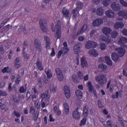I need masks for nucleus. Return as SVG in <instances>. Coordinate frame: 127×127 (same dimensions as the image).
<instances>
[{
    "label": "nucleus",
    "instance_id": "9",
    "mask_svg": "<svg viewBox=\"0 0 127 127\" xmlns=\"http://www.w3.org/2000/svg\"><path fill=\"white\" fill-rule=\"evenodd\" d=\"M111 7L114 11H119L121 9V4L114 2L111 4Z\"/></svg>",
    "mask_w": 127,
    "mask_h": 127
},
{
    "label": "nucleus",
    "instance_id": "37",
    "mask_svg": "<svg viewBox=\"0 0 127 127\" xmlns=\"http://www.w3.org/2000/svg\"><path fill=\"white\" fill-rule=\"evenodd\" d=\"M83 115L85 118H87V117H88V109H87L86 106H85L83 108Z\"/></svg>",
    "mask_w": 127,
    "mask_h": 127
},
{
    "label": "nucleus",
    "instance_id": "56",
    "mask_svg": "<svg viewBox=\"0 0 127 127\" xmlns=\"http://www.w3.org/2000/svg\"><path fill=\"white\" fill-rule=\"evenodd\" d=\"M30 97H31V94H30V92H27L26 94V98H27V101H28V100L30 99Z\"/></svg>",
    "mask_w": 127,
    "mask_h": 127
},
{
    "label": "nucleus",
    "instance_id": "36",
    "mask_svg": "<svg viewBox=\"0 0 127 127\" xmlns=\"http://www.w3.org/2000/svg\"><path fill=\"white\" fill-rule=\"evenodd\" d=\"M50 91H51V92H53V93H55V92L57 91V87L54 85H51L50 86Z\"/></svg>",
    "mask_w": 127,
    "mask_h": 127
},
{
    "label": "nucleus",
    "instance_id": "10",
    "mask_svg": "<svg viewBox=\"0 0 127 127\" xmlns=\"http://www.w3.org/2000/svg\"><path fill=\"white\" fill-rule=\"evenodd\" d=\"M87 87L89 89V92H92L95 97H97V92H96V89H95V87H94L92 85V82L91 81H89L87 83Z\"/></svg>",
    "mask_w": 127,
    "mask_h": 127
},
{
    "label": "nucleus",
    "instance_id": "47",
    "mask_svg": "<svg viewBox=\"0 0 127 127\" xmlns=\"http://www.w3.org/2000/svg\"><path fill=\"white\" fill-rule=\"evenodd\" d=\"M50 83V78H46L44 80V84H45V85H48Z\"/></svg>",
    "mask_w": 127,
    "mask_h": 127
},
{
    "label": "nucleus",
    "instance_id": "17",
    "mask_svg": "<svg viewBox=\"0 0 127 127\" xmlns=\"http://www.w3.org/2000/svg\"><path fill=\"white\" fill-rule=\"evenodd\" d=\"M44 40L46 41V48L47 49L49 50L51 49V47H50V44H51V43H50V39L49 37L47 36H45L44 37Z\"/></svg>",
    "mask_w": 127,
    "mask_h": 127
},
{
    "label": "nucleus",
    "instance_id": "31",
    "mask_svg": "<svg viewBox=\"0 0 127 127\" xmlns=\"http://www.w3.org/2000/svg\"><path fill=\"white\" fill-rule=\"evenodd\" d=\"M45 72L49 79H51L52 77V72L50 69H48L47 71H46V68L45 69Z\"/></svg>",
    "mask_w": 127,
    "mask_h": 127
},
{
    "label": "nucleus",
    "instance_id": "48",
    "mask_svg": "<svg viewBox=\"0 0 127 127\" xmlns=\"http://www.w3.org/2000/svg\"><path fill=\"white\" fill-rule=\"evenodd\" d=\"M20 82V77L18 76H17L15 80L16 85H18V84H19Z\"/></svg>",
    "mask_w": 127,
    "mask_h": 127
},
{
    "label": "nucleus",
    "instance_id": "5",
    "mask_svg": "<svg viewBox=\"0 0 127 127\" xmlns=\"http://www.w3.org/2000/svg\"><path fill=\"white\" fill-rule=\"evenodd\" d=\"M98 46V44L96 42L88 41L85 43V47L87 49H90V48H95Z\"/></svg>",
    "mask_w": 127,
    "mask_h": 127
},
{
    "label": "nucleus",
    "instance_id": "15",
    "mask_svg": "<svg viewBox=\"0 0 127 127\" xmlns=\"http://www.w3.org/2000/svg\"><path fill=\"white\" fill-rule=\"evenodd\" d=\"M34 44L37 51L40 52V51H41V44H40L39 42H38V39H36L34 40Z\"/></svg>",
    "mask_w": 127,
    "mask_h": 127
},
{
    "label": "nucleus",
    "instance_id": "8",
    "mask_svg": "<svg viewBox=\"0 0 127 127\" xmlns=\"http://www.w3.org/2000/svg\"><path fill=\"white\" fill-rule=\"evenodd\" d=\"M62 13L63 14L64 17L66 19L69 18V15H70V11H69L67 8L64 7L62 11Z\"/></svg>",
    "mask_w": 127,
    "mask_h": 127
},
{
    "label": "nucleus",
    "instance_id": "24",
    "mask_svg": "<svg viewBox=\"0 0 127 127\" xmlns=\"http://www.w3.org/2000/svg\"><path fill=\"white\" fill-rule=\"evenodd\" d=\"M111 29L108 27H104L102 29V32L104 34L106 35H108V34H110L111 33Z\"/></svg>",
    "mask_w": 127,
    "mask_h": 127
},
{
    "label": "nucleus",
    "instance_id": "21",
    "mask_svg": "<svg viewBox=\"0 0 127 127\" xmlns=\"http://www.w3.org/2000/svg\"><path fill=\"white\" fill-rule=\"evenodd\" d=\"M87 28H88L87 24L83 25L81 29L77 32V35H80V34H82V33H84V32L86 31Z\"/></svg>",
    "mask_w": 127,
    "mask_h": 127
},
{
    "label": "nucleus",
    "instance_id": "23",
    "mask_svg": "<svg viewBox=\"0 0 127 127\" xmlns=\"http://www.w3.org/2000/svg\"><path fill=\"white\" fill-rule=\"evenodd\" d=\"M124 27V23L120 22H117L114 25V28L115 29H119V28H123Z\"/></svg>",
    "mask_w": 127,
    "mask_h": 127
},
{
    "label": "nucleus",
    "instance_id": "7",
    "mask_svg": "<svg viewBox=\"0 0 127 127\" xmlns=\"http://www.w3.org/2000/svg\"><path fill=\"white\" fill-rule=\"evenodd\" d=\"M64 93L66 99H69L70 98V96L71 95V93L70 91V88H69V87H68L67 86H65L64 87Z\"/></svg>",
    "mask_w": 127,
    "mask_h": 127
},
{
    "label": "nucleus",
    "instance_id": "57",
    "mask_svg": "<svg viewBox=\"0 0 127 127\" xmlns=\"http://www.w3.org/2000/svg\"><path fill=\"white\" fill-rule=\"evenodd\" d=\"M26 90L24 89V87H21L19 89V92L20 93H25Z\"/></svg>",
    "mask_w": 127,
    "mask_h": 127
},
{
    "label": "nucleus",
    "instance_id": "44",
    "mask_svg": "<svg viewBox=\"0 0 127 127\" xmlns=\"http://www.w3.org/2000/svg\"><path fill=\"white\" fill-rule=\"evenodd\" d=\"M8 20H9V18L5 19L3 22L1 23L0 25V29L2 27V26H3V25L5 24V23H6V22H7V21H8Z\"/></svg>",
    "mask_w": 127,
    "mask_h": 127
},
{
    "label": "nucleus",
    "instance_id": "43",
    "mask_svg": "<svg viewBox=\"0 0 127 127\" xmlns=\"http://www.w3.org/2000/svg\"><path fill=\"white\" fill-rule=\"evenodd\" d=\"M106 48H107V45H106V44H104V43L100 44V49H101V50H105Z\"/></svg>",
    "mask_w": 127,
    "mask_h": 127
},
{
    "label": "nucleus",
    "instance_id": "12",
    "mask_svg": "<svg viewBox=\"0 0 127 127\" xmlns=\"http://www.w3.org/2000/svg\"><path fill=\"white\" fill-rule=\"evenodd\" d=\"M105 14L107 17H108L109 18H114V17L116 16V13H115V12L111 9L105 11Z\"/></svg>",
    "mask_w": 127,
    "mask_h": 127
},
{
    "label": "nucleus",
    "instance_id": "51",
    "mask_svg": "<svg viewBox=\"0 0 127 127\" xmlns=\"http://www.w3.org/2000/svg\"><path fill=\"white\" fill-rule=\"evenodd\" d=\"M72 80L74 83H77L78 82L77 80V75H76V74H73L72 75Z\"/></svg>",
    "mask_w": 127,
    "mask_h": 127
},
{
    "label": "nucleus",
    "instance_id": "32",
    "mask_svg": "<svg viewBox=\"0 0 127 127\" xmlns=\"http://www.w3.org/2000/svg\"><path fill=\"white\" fill-rule=\"evenodd\" d=\"M105 60L106 64H113V62L111 60V58L109 56L105 57Z\"/></svg>",
    "mask_w": 127,
    "mask_h": 127
},
{
    "label": "nucleus",
    "instance_id": "35",
    "mask_svg": "<svg viewBox=\"0 0 127 127\" xmlns=\"http://www.w3.org/2000/svg\"><path fill=\"white\" fill-rule=\"evenodd\" d=\"M21 99H24V96H19L18 97H15L14 98V103H19V102L21 100Z\"/></svg>",
    "mask_w": 127,
    "mask_h": 127
},
{
    "label": "nucleus",
    "instance_id": "16",
    "mask_svg": "<svg viewBox=\"0 0 127 127\" xmlns=\"http://www.w3.org/2000/svg\"><path fill=\"white\" fill-rule=\"evenodd\" d=\"M118 15L122 16L124 19H127V10H120L118 12Z\"/></svg>",
    "mask_w": 127,
    "mask_h": 127
},
{
    "label": "nucleus",
    "instance_id": "62",
    "mask_svg": "<svg viewBox=\"0 0 127 127\" xmlns=\"http://www.w3.org/2000/svg\"><path fill=\"white\" fill-rule=\"evenodd\" d=\"M127 68H124L123 70V74L124 76H125V77H127Z\"/></svg>",
    "mask_w": 127,
    "mask_h": 127
},
{
    "label": "nucleus",
    "instance_id": "64",
    "mask_svg": "<svg viewBox=\"0 0 127 127\" xmlns=\"http://www.w3.org/2000/svg\"><path fill=\"white\" fill-rule=\"evenodd\" d=\"M122 33L123 35L127 36V29H124L122 31Z\"/></svg>",
    "mask_w": 127,
    "mask_h": 127
},
{
    "label": "nucleus",
    "instance_id": "22",
    "mask_svg": "<svg viewBox=\"0 0 127 127\" xmlns=\"http://www.w3.org/2000/svg\"><path fill=\"white\" fill-rule=\"evenodd\" d=\"M88 54L90 56H94V57H97L98 56V52L94 49L90 50L88 52Z\"/></svg>",
    "mask_w": 127,
    "mask_h": 127
},
{
    "label": "nucleus",
    "instance_id": "55",
    "mask_svg": "<svg viewBox=\"0 0 127 127\" xmlns=\"http://www.w3.org/2000/svg\"><path fill=\"white\" fill-rule=\"evenodd\" d=\"M51 56H52V57L55 56V49H54V48H52V53H51Z\"/></svg>",
    "mask_w": 127,
    "mask_h": 127
},
{
    "label": "nucleus",
    "instance_id": "18",
    "mask_svg": "<svg viewBox=\"0 0 127 127\" xmlns=\"http://www.w3.org/2000/svg\"><path fill=\"white\" fill-rule=\"evenodd\" d=\"M25 49H26V48L24 47L23 48V57L25 60H28L30 59V55L27 52H25Z\"/></svg>",
    "mask_w": 127,
    "mask_h": 127
},
{
    "label": "nucleus",
    "instance_id": "6",
    "mask_svg": "<svg viewBox=\"0 0 127 127\" xmlns=\"http://www.w3.org/2000/svg\"><path fill=\"white\" fill-rule=\"evenodd\" d=\"M40 26L43 32L47 31V26H46V20L41 19L39 21Z\"/></svg>",
    "mask_w": 127,
    "mask_h": 127
},
{
    "label": "nucleus",
    "instance_id": "45",
    "mask_svg": "<svg viewBox=\"0 0 127 127\" xmlns=\"http://www.w3.org/2000/svg\"><path fill=\"white\" fill-rule=\"evenodd\" d=\"M107 127H113V121L112 120H108L107 122Z\"/></svg>",
    "mask_w": 127,
    "mask_h": 127
},
{
    "label": "nucleus",
    "instance_id": "1",
    "mask_svg": "<svg viewBox=\"0 0 127 127\" xmlns=\"http://www.w3.org/2000/svg\"><path fill=\"white\" fill-rule=\"evenodd\" d=\"M42 101H41L42 108H46L49 104V100H50V95L49 91L47 90L45 93H43L41 95Z\"/></svg>",
    "mask_w": 127,
    "mask_h": 127
},
{
    "label": "nucleus",
    "instance_id": "54",
    "mask_svg": "<svg viewBox=\"0 0 127 127\" xmlns=\"http://www.w3.org/2000/svg\"><path fill=\"white\" fill-rule=\"evenodd\" d=\"M81 64H87V61H86V59H85V58L83 57L81 58Z\"/></svg>",
    "mask_w": 127,
    "mask_h": 127
},
{
    "label": "nucleus",
    "instance_id": "38",
    "mask_svg": "<svg viewBox=\"0 0 127 127\" xmlns=\"http://www.w3.org/2000/svg\"><path fill=\"white\" fill-rule=\"evenodd\" d=\"M111 3V0H103V4L104 6H108Z\"/></svg>",
    "mask_w": 127,
    "mask_h": 127
},
{
    "label": "nucleus",
    "instance_id": "60",
    "mask_svg": "<svg viewBox=\"0 0 127 127\" xmlns=\"http://www.w3.org/2000/svg\"><path fill=\"white\" fill-rule=\"evenodd\" d=\"M78 39L79 41H84V40H85V37H84V36H79L78 38Z\"/></svg>",
    "mask_w": 127,
    "mask_h": 127
},
{
    "label": "nucleus",
    "instance_id": "13",
    "mask_svg": "<svg viewBox=\"0 0 127 127\" xmlns=\"http://www.w3.org/2000/svg\"><path fill=\"white\" fill-rule=\"evenodd\" d=\"M81 47H82V44L81 43H77L74 45L73 51L75 54H79Z\"/></svg>",
    "mask_w": 127,
    "mask_h": 127
},
{
    "label": "nucleus",
    "instance_id": "41",
    "mask_svg": "<svg viewBox=\"0 0 127 127\" xmlns=\"http://www.w3.org/2000/svg\"><path fill=\"white\" fill-rule=\"evenodd\" d=\"M120 2L122 5L127 7V2L124 0H120Z\"/></svg>",
    "mask_w": 127,
    "mask_h": 127
},
{
    "label": "nucleus",
    "instance_id": "19",
    "mask_svg": "<svg viewBox=\"0 0 127 127\" xmlns=\"http://www.w3.org/2000/svg\"><path fill=\"white\" fill-rule=\"evenodd\" d=\"M102 23L103 20L101 19H97L93 22L92 24L93 26H100Z\"/></svg>",
    "mask_w": 127,
    "mask_h": 127
},
{
    "label": "nucleus",
    "instance_id": "2",
    "mask_svg": "<svg viewBox=\"0 0 127 127\" xmlns=\"http://www.w3.org/2000/svg\"><path fill=\"white\" fill-rule=\"evenodd\" d=\"M95 79L98 84H99V85L96 86L97 89H100V88H101V86H104V85L106 84L107 82V77H106L104 74L97 75L95 77Z\"/></svg>",
    "mask_w": 127,
    "mask_h": 127
},
{
    "label": "nucleus",
    "instance_id": "42",
    "mask_svg": "<svg viewBox=\"0 0 127 127\" xmlns=\"http://www.w3.org/2000/svg\"><path fill=\"white\" fill-rule=\"evenodd\" d=\"M63 53L66 55V53H68V51H69V49L67 47H64L63 50H62Z\"/></svg>",
    "mask_w": 127,
    "mask_h": 127
},
{
    "label": "nucleus",
    "instance_id": "39",
    "mask_svg": "<svg viewBox=\"0 0 127 127\" xmlns=\"http://www.w3.org/2000/svg\"><path fill=\"white\" fill-rule=\"evenodd\" d=\"M124 40H125L124 39V37H120L119 38V40L118 41V44L119 45H123V44H124Z\"/></svg>",
    "mask_w": 127,
    "mask_h": 127
},
{
    "label": "nucleus",
    "instance_id": "59",
    "mask_svg": "<svg viewBox=\"0 0 127 127\" xmlns=\"http://www.w3.org/2000/svg\"><path fill=\"white\" fill-rule=\"evenodd\" d=\"M21 62V59L19 58H16L15 60V64H17V63H19V62Z\"/></svg>",
    "mask_w": 127,
    "mask_h": 127
},
{
    "label": "nucleus",
    "instance_id": "61",
    "mask_svg": "<svg viewBox=\"0 0 127 127\" xmlns=\"http://www.w3.org/2000/svg\"><path fill=\"white\" fill-rule=\"evenodd\" d=\"M10 27V25L9 24H8L6 26L4 27L5 30L7 31H8V30H9Z\"/></svg>",
    "mask_w": 127,
    "mask_h": 127
},
{
    "label": "nucleus",
    "instance_id": "50",
    "mask_svg": "<svg viewBox=\"0 0 127 127\" xmlns=\"http://www.w3.org/2000/svg\"><path fill=\"white\" fill-rule=\"evenodd\" d=\"M1 96H7V93L5 91L0 90V97Z\"/></svg>",
    "mask_w": 127,
    "mask_h": 127
},
{
    "label": "nucleus",
    "instance_id": "25",
    "mask_svg": "<svg viewBox=\"0 0 127 127\" xmlns=\"http://www.w3.org/2000/svg\"><path fill=\"white\" fill-rule=\"evenodd\" d=\"M119 55L116 53H113L111 55V58L113 61L117 62L119 60Z\"/></svg>",
    "mask_w": 127,
    "mask_h": 127
},
{
    "label": "nucleus",
    "instance_id": "49",
    "mask_svg": "<svg viewBox=\"0 0 127 127\" xmlns=\"http://www.w3.org/2000/svg\"><path fill=\"white\" fill-rule=\"evenodd\" d=\"M30 114L34 115V114H35V108H34V107H31L30 110Z\"/></svg>",
    "mask_w": 127,
    "mask_h": 127
},
{
    "label": "nucleus",
    "instance_id": "63",
    "mask_svg": "<svg viewBox=\"0 0 127 127\" xmlns=\"http://www.w3.org/2000/svg\"><path fill=\"white\" fill-rule=\"evenodd\" d=\"M92 2L95 4H99L100 3V0H92Z\"/></svg>",
    "mask_w": 127,
    "mask_h": 127
},
{
    "label": "nucleus",
    "instance_id": "14",
    "mask_svg": "<svg viewBox=\"0 0 127 127\" xmlns=\"http://www.w3.org/2000/svg\"><path fill=\"white\" fill-rule=\"evenodd\" d=\"M72 117L75 120H80L81 113L77 110L74 111L72 112Z\"/></svg>",
    "mask_w": 127,
    "mask_h": 127
},
{
    "label": "nucleus",
    "instance_id": "58",
    "mask_svg": "<svg viewBox=\"0 0 127 127\" xmlns=\"http://www.w3.org/2000/svg\"><path fill=\"white\" fill-rule=\"evenodd\" d=\"M12 53H13L12 51H10L9 52V53L8 56V59H11V58H12Z\"/></svg>",
    "mask_w": 127,
    "mask_h": 127
},
{
    "label": "nucleus",
    "instance_id": "30",
    "mask_svg": "<svg viewBox=\"0 0 127 127\" xmlns=\"http://www.w3.org/2000/svg\"><path fill=\"white\" fill-rule=\"evenodd\" d=\"M78 10H79L78 7H76L72 11V14L73 15L72 16V18L74 19L76 18V16H77L78 14Z\"/></svg>",
    "mask_w": 127,
    "mask_h": 127
},
{
    "label": "nucleus",
    "instance_id": "29",
    "mask_svg": "<svg viewBox=\"0 0 127 127\" xmlns=\"http://www.w3.org/2000/svg\"><path fill=\"white\" fill-rule=\"evenodd\" d=\"M98 68L101 71H104V70H106L108 68V66L106 64H100L98 65Z\"/></svg>",
    "mask_w": 127,
    "mask_h": 127
},
{
    "label": "nucleus",
    "instance_id": "40",
    "mask_svg": "<svg viewBox=\"0 0 127 127\" xmlns=\"http://www.w3.org/2000/svg\"><path fill=\"white\" fill-rule=\"evenodd\" d=\"M87 121V118H84L80 122V126L82 127V126H85L86 125V122Z\"/></svg>",
    "mask_w": 127,
    "mask_h": 127
},
{
    "label": "nucleus",
    "instance_id": "27",
    "mask_svg": "<svg viewBox=\"0 0 127 127\" xmlns=\"http://www.w3.org/2000/svg\"><path fill=\"white\" fill-rule=\"evenodd\" d=\"M22 32L25 34L26 33V28L24 26L20 25L19 28L18 29V32L21 33Z\"/></svg>",
    "mask_w": 127,
    "mask_h": 127
},
{
    "label": "nucleus",
    "instance_id": "4",
    "mask_svg": "<svg viewBox=\"0 0 127 127\" xmlns=\"http://www.w3.org/2000/svg\"><path fill=\"white\" fill-rule=\"evenodd\" d=\"M56 73L57 75V77L58 78V80L62 82L64 79V75H63V73L62 72V70L59 68H56Z\"/></svg>",
    "mask_w": 127,
    "mask_h": 127
},
{
    "label": "nucleus",
    "instance_id": "52",
    "mask_svg": "<svg viewBox=\"0 0 127 127\" xmlns=\"http://www.w3.org/2000/svg\"><path fill=\"white\" fill-rule=\"evenodd\" d=\"M98 105L99 108L100 109L104 107V105H103V104H102V101L101 100H98Z\"/></svg>",
    "mask_w": 127,
    "mask_h": 127
},
{
    "label": "nucleus",
    "instance_id": "33",
    "mask_svg": "<svg viewBox=\"0 0 127 127\" xmlns=\"http://www.w3.org/2000/svg\"><path fill=\"white\" fill-rule=\"evenodd\" d=\"M75 95L79 99H82L83 97V93H82V91L79 90L75 91Z\"/></svg>",
    "mask_w": 127,
    "mask_h": 127
},
{
    "label": "nucleus",
    "instance_id": "20",
    "mask_svg": "<svg viewBox=\"0 0 127 127\" xmlns=\"http://www.w3.org/2000/svg\"><path fill=\"white\" fill-rule=\"evenodd\" d=\"M101 40L103 41V42H106L107 44H109V43H111V37H101L100 38Z\"/></svg>",
    "mask_w": 127,
    "mask_h": 127
},
{
    "label": "nucleus",
    "instance_id": "28",
    "mask_svg": "<svg viewBox=\"0 0 127 127\" xmlns=\"http://www.w3.org/2000/svg\"><path fill=\"white\" fill-rule=\"evenodd\" d=\"M96 13L97 15L102 16V14H104V9L102 7H99L96 10Z\"/></svg>",
    "mask_w": 127,
    "mask_h": 127
},
{
    "label": "nucleus",
    "instance_id": "3",
    "mask_svg": "<svg viewBox=\"0 0 127 127\" xmlns=\"http://www.w3.org/2000/svg\"><path fill=\"white\" fill-rule=\"evenodd\" d=\"M52 31L56 32L55 38H57V39L60 38V37H61V31H60L61 30V22L58 21L55 26L54 29L52 28Z\"/></svg>",
    "mask_w": 127,
    "mask_h": 127
},
{
    "label": "nucleus",
    "instance_id": "26",
    "mask_svg": "<svg viewBox=\"0 0 127 127\" xmlns=\"http://www.w3.org/2000/svg\"><path fill=\"white\" fill-rule=\"evenodd\" d=\"M64 110L65 115H68L69 114V105L67 103L64 104Z\"/></svg>",
    "mask_w": 127,
    "mask_h": 127
},
{
    "label": "nucleus",
    "instance_id": "34",
    "mask_svg": "<svg viewBox=\"0 0 127 127\" xmlns=\"http://www.w3.org/2000/svg\"><path fill=\"white\" fill-rule=\"evenodd\" d=\"M119 35V33L116 30L113 31L111 33L112 38H117Z\"/></svg>",
    "mask_w": 127,
    "mask_h": 127
},
{
    "label": "nucleus",
    "instance_id": "53",
    "mask_svg": "<svg viewBox=\"0 0 127 127\" xmlns=\"http://www.w3.org/2000/svg\"><path fill=\"white\" fill-rule=\"evenodd\" d=\"M37 67L38 69L40 71H42V70H43V66L41 64H38Z\"/></svg>",
    "mask_w": 127,
    "mask_h": 127
},
{
    "label": "nucleus",
    "instance_id": "11",
    "mask_svg": "<svg viewBox=\"0 0 127 127\" xmlns=\"http://www.w3.org/2000/svg\"><path fill=\"white\" fill-rule=\"evenodd\" d=\"M118 55L119 57H123L126 54V49L122 47L117 48Z\"/></svg>",
    "mask_w": 127,
    "mask_h": 127
},
{
    "label": "nucleus",
    "instance_id": "46",
    "mask_svg": "<svg viewBox=\"0 0 127 127\" xmlns=\"http://www.w3.org/2000/svg\"><path fill=\"white\" fill-rule=\"evenodd\" d=\"M77 75L78 76V77H79L80 79H82L84 78V75L83 74V72H81V71H78L77 73Z\"/></svg>",
    "mask_w": 127,
    "mask_h": 127
}]
</instances>
